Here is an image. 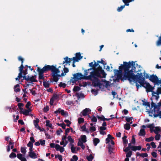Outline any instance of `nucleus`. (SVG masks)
<instances>
[{"label": "nucleus", "instance_id": "42", "mask_svg": "<svg viewBox=\"0 0 161 161\" xmlns=\"http://www.w3.org/2000/svg\"><path fill=\"white\" fill-rule=\"evenodd\" d=\"M20 151L22 153L24 154H25L26 152L25 147H21L20 148Z\"/></svg>", "mask_w": 161, "mask_h": 161}, {"label": "nucleus", "instance_id": "10", "mask_svg": "<svg viewBox=\"0 0 161 161\" xmlns=\"http://www.w3.org/2000/svg\"><path fill=\"white\" fill-rule=\"evenodd\" d=\"M43 67L46 72L48 71H51L53 73L57 69L56 68V66L53 65H45Z\"/></svg>", "mask_w": 161, "mask_h": 161}, {"label": "nucleus", "instance_id": "49", "mask_svg": "<svg viewBox=\"0 0 161 161\" xmlns=\"http://www.w3.org/2000/svg\"><path fill=\"white\" fill-rule=\"evenodd\" d=\"M125 117H123L122 118H123ZM125 118H126V120L127 121V122H130L131 120H132L133 118L132 117H125Z\"/></svg>", "mask_w": 161, "mask_h": 161}, {"label": "nucleus", "instance_id": "27", "mask_svg": "<svg viewBox=\"0 0 161 161\" xmlns=\"http://www.w3.org/2000/svg\"><path fill=\"white\" fill-rule=\"evenodd\" d=\"M19 87V84H17V85H15L14 86V91L15 92H19L20 91V89L19 88H16Z\"/></svg>", "mask_w": 161, "mask_h": 161}, {"label": "nucleus", "instance_id": "51", "mask_svg": "<svg viewBox=\"0 0 161 161\" xmlns=\"http://www.w3.org/2000/svg\"><path fill=\"white\" fill-rule=\"evenodd\" d=\"M125 5H122L120 7H118L117 9V10L118 12H119L122 10V9L125 8Z\"/></svg>", "mask_w": 161, "mask_h": 161}, {"label": "nucleus", "instance_id": "43", "mask_svg": "<svg viewBox=\"0 0 161 161\" xmlns=\"http://www.w3.org/2000/svg\"><path fill=\"white\" fill-rule=\"evenodd\" d=\"M102 81L103 82H104L105 83V87L107 88V87L108 86H109L110 85H109V81H107L106 80H102Z\"/></svg>", "mask_w": 161, "mask_h": 161}, {"label": "nucleus", "instance_id": "54", "mask_svg": "<svg viewBox=\"0 0 161 161\" xmlns=\"http://www.w3.org/2000/svg\"><path fill=\"white\" fill-rule=\"evenodd\" d=\"M132 154V152L131 151H129L126 154V157L127 158L130 157Z\"/></svg>", "mask_w": 161, "mask_h": 161}, {"label": "nucleus", "instance_id": "60", "mask_svg": "<svg viewBox=\"0 0 161 161\" xmlns=\"http://www.w3.org/2000/svg\"><path fill=\"white\" fill-rule=\"evenodd\" d=\"M72 58V60H73V62H75H75H78L79 61V60H80L79 59V58H76L75 57H73V58Z\"/></svg>", "mask_w": 161, "mask_h": 161}, {"label": "nucleus", "instance_id": "2", "mask_svg": "<svg viewBox=\"0 0 161 161\" xmlns=\"http://www.w3.org/2000/svg\"><path fill=\"white\" fill-rule=\"evenodd\" d=\"M93 70L90 72L89 75H92L90 79H88L92 82L93 86L94 87L98 86L101 88V86L103 85V84L100 82V80L98 78H105L107 74L102 69V67L99 66L97 68L91 67L87 70L88 71Z\"/></svg>", "mask_w": 161, "mask_h": 161}, {"label": "nucleus", "instance_id": "25", "mask_svg": "<svg viewBox=\"0 0 161 161\" xmlns=\"http://www.w3.org/2000/svg\"><path fill=\"white\" fill-rule=\"evenodd\" d=\"M130 124L126 123L124 125V127L125 130H129L130 128Z\"/></svg>", "mask_w": 161, "mask_h": 161}, {"label": "nucleus", "instance_id": "24", "mask_svg": "<svg viewBox=\"0 0 161 161\" xmlns=\"http://www.w3.org/2000/svg\"><path fill=\"white\" fill-rule=\"evenodd\" d=\"M99 142L100 140L98 138H95L93 140V144L95 146H96Z\"/></svg>", "mask_w": 161, "mask_h": 161}, {"label": "nucleus", "instance_id": "59", "mask_svg": "<svg viewBox=\"0 0 161 161\" xmlns=\"http://www.w3.org/2000/svg\"><path fill=\"white\" fill-rule=\"evenodd\" d=\"M22 75H21V73H19L18 74V77L15 78V80H19L20 79L22 78Z\"/></svg>", "mask_w": 161, "mask_h": 161}, {"label": "nucleus", "instance_id": "5", "mask_svg": "<svg viewBox=\"0 0 161 161\" xmlns=\"http://www.w3.org/2000/svg\"><path fill=\"white\" fill-rule=\"evenodd\" d=\"M60 71L59 70V69L57 68L51 74L52 76L53 77V80L55 82H57L58 80V77H61L64 75V73H62L61 75L58 74V73H60Z\"/></svg>", "mask_w": 161, "mask_h": 161}, {"label": "nucleus", "instance_id": "40", "mask_svg": "<svg viewBox=\"0 0 161 161\" xmlns=\"http://www.w3.org/2000/svg\"><path fill=\"white\" fill-rule=\"evenodd\" d=\"M75 57L80 60L82 58L83 56H81L80 53L79 52L75 54Z\"/></svg>", "mask_w": 161, "mask_h": 161}, {"label": "nucleus", "instance_id": "50", "mask_svg": "<svg viewBox=\"0 0 161 161\" xmlns=\"http://www.w3.org/2000/svg\"><path fill=\"white\" fill-rule=\"evenodd\" d=\"M49 109V107L48 106H46L44 107L43 109V112L45 113H47Z\"/></svg>", "mask_w": 161, "mask_h": 161}, {"label": "nucleus", "instance_id": "7", "mask_svg": "<svg viewBox=\"0 0 161 161\" xmlns=\"http://www.w3.org/2000/svg\"><path fill=\"white\" fill-rule=\"evenodd\" d=\"M152 93V97L151 98V100L152 101V97L155 98L156 100H158L159 96V94H161V87H158L156 92H153Z\"/></svg>", "mask_w": 161, "mask_h": 161}, {"label": "nucleus", "instance_id": "56", "mask_svg": "<svg viewBox=\"0 0 161 161\" xmlns=\"http://www.w3.org/2000/svg\"><path fill=\"white\" fill-rule=\"evenodd\" d=\"M97 62L98 63H101L103 64V65H106L107 64L105 63L104 61L102 59H101V61H97Z\"/></svg>", "mask_w": 161, "mask_h": 161}, {"label": "nucleus", "instance_id": "17", "mask_svg": "<svg viewBox=\"0 0 161 161\" xmlns=\"http://www.w3.org/2000/svg\"><path fill=\"white\" fill-rule=\"evenodd\" d=\"M65 61L63 62V64L66 63V65L67 64L70 63L71 61L72 60V58H69L67 56L64 58Z\"/></svg>", "mask_w": 161, "mask_h": 161}, {"label": "nucleus", "instance_id": "12", "mask_svg": "<svg viewBox=\"0 0 161 161\" xmlns=\"http://www.w3.org/2000/svg\"><path fill=\"white\" fill-rule=\"evenodd\" d=\"M152 111L154 112L153 116L154 117H159L160 118H161V109L158 110H156V111L153 109L152 110Z\"/></svg>", "mask_w": 161, "mask_h": 161}, {"label": "nucleus", "instance_id": "53", "mask_svg": "<svg viewBox=\"0 0 161 161\" xmlns=\"http://www.w3.org/2000/svg\"><path fill=\"white\" fill-rule=\"evenodd\" d=\"M91 120L92 122H97V119L96 117L93 115L92 117Z\"/></svg>", "mask_w": 161, "mask_h": 161}, {"label": "nucleus", "instance_id": "19", "mask_svg": "<svg viewBox=\"0 0 161 161\" xmlns=\"http://www.w3.org/2000/svg\"><path fill=\"white\" fill-rule=\"evenodd\" d=\"M146 134V131L145 130L143 129H141L140 130V131L138 134L139 136H144Z\"/></svg>", "mask_w": 161, "mask_h": 161}, {"label": "nucleus", "instance_id": "8", "mask_svg": "<svg viewBox=\"0 0 161 161\" xmlns=\"http://www.w3.org/2000/svg\"><path fill=\"white\" fill-rule=\"evenodd\" d=\"M37 71L38 73L39 79V80H44L45 77L44 76L43 74L46 72L44 67H43L42 69H41L40 67H38Z\"/></svg>", "mask_w": 161, "mask_h": 161}, {"label": "nucleus", "instance_id": "31", "mask_svg": "<svg viewBox=\"0 0 161 161\" xmlns=\"http://www.w3.org/2000/svg\"><path fill=\"white\" fill-rule=\"evenodd\" d=\"M70 145H71L72 146L71 147V152L73 153H76V152L75 151V147H74V145L73 144H69Z\"/></svg>", "mask_w": 161, "mask_h": 161}, {"label": "nucleus", "instance_id": "38", "mask_svg": "<svg viewBox=\"0 0 161 161\" xmlns=\"http://www.w3.org/2000/svg\"><path fill=\"white\" fill-rule=\"evenodd\" d=\"M43 86L45 88H48L49 87L50 84L49 81L47 82L44 81L43 82Z\"/></svg>", "mask_w": 161, "mask_h": 161}, {"label": "nucleus", "instance_id": "39", "mask_svg": "<svg viewBox=\"0 0 161 161\" xmlns=\"http://www.w3.org/2000/svg\"><path fill=\"white\" fill-rule=\"evenodd\" d=\"M81 89L80 87L78 86H75L73 88V90L75 92L79 91Z\"/></svg>", "mask_w": 161, "mask_h": 161}, {"label": "nucleus", "instance_id": "64", "mask_svg": "<svg viewBox=\"0 0 161 161\" xmlns=\"http://www.w3.org/2000/svg\"><path fill=\"white\" fill-rule=\"evenodd\" d=\"M18 60L19 61H21V65H23V63L24 61V59L22 58L21 56H19L18 58Z\"/></svg>", "mask_w": 161, "mask_h": 161}, {"label": "nucleus", "instance_id": "46", "mask_svg": "<svg viewBox=\"0 0 161 161\" xmlns=\"http://www.w3.org/2000/svg\"><path fill=\"white\" fill-rule=\"evenodd\" d=\"M64 122L67 123L66 126L69 127L70 124H71V122L68 119H65Z\"/></svg>", "mask_w": 161, "mask_h": 161}, {"label": "nucleus", "instance_id": "26", "mask_svg": "<svg viewBox=\"0 0 161 161\" xmlns=\"http://www.w3.org/2000/svg\"><path fill=\"white\" fill-rule=\"evenodd\" d=\"M19 87V84H17V85H15L14 86V91L15 92H19L20 91V89L19 88H16Z\"/></svg>", "mask_w": 161, "mask_h": 161}, {"label": "nucleus", "instance_id": "22", "mask_svg": "<svg viewBox=\"0 0 161 161\" xmlns=\"http://www.w3.org/2000/svg\"><path fill=\"white\" fill-rule=\"evenodd\" d=\"M89 111V109L88 108H86L84 109L82 112V114L83 116H86Z\"/></svg>", "mask_w": 161, "mask_h": 161}, {"label": "nucleus", "instance_id": "16", "mask_svg": "<svg viewBox=\"0 0 161 161\" xmlns=\"http://www.w3.org/2000/svg\"><path fill=\"white\" fill-rule=\"evenodd\" d=\"M29 155L30 158H32L35 159L37 158V156L36 155V154L34 153V152H29Z\"/></svg>", "mask_w": 161, "mask_h": 161}, {"label": "nucleus", "instance_id": "44", "mask_svg": "<svg viewBox=\"0 0 161 161\" xmlns=\"http://www.w3.org/2000/svg\"><path fill=\"white\" fill-rule=\"evenodd\" d=\"M58 86L60 87H62L63 88H65L66 86V84L65 83L61 82L59 83Z\"/></svg>", "mask_w": 161, "mask_h": 161}, {"label": "nucleus", "instance_id": "58", "mask_svg": "<svg viewBox=\"0 0 161 161\" xmlns=\"http://www.w3.org/2000/svg\"><path fill=\"white\" fill-rule=\"evenodd\" d=\"M60 114L63 116H66L68 114V113L65 112L64 111L63 109L61 110Z\"/></svg>", "mask_w": 161, "mask_h": 161}, {"label": "nucleus", "instance_id": "32", "mask_svg": "<svg viewBox=\"0 0 161 161\" xmlns=\"http://www.w3.org/2000/svg\"><path fill=\"white\" fill-rule=\"evenodd\" d=\"M142 102L143 103L142 104L143 105L145 106H147L149 107L150 109L152 108H150V105L149 102H145L144 100H142Z\"/></svg>", "mask_w": 161, "mask_h": 161}, {"label": "nucleus", "instance_id": "52", "mask_svg": "<svg viewBox=\"0 0 161 161\" xmlns=\"http://www.w3.org/2000/svg\"><path fill=\"white\" fill-rule=\"evenodd\" d=\"M84 119L82 118H80L78 119V123L79 124H80L81 123L84 122Z\"/></svg>", "mask_w": 161, "mask_h": 161}, {"label": "nucleus", "instance_id": "3", "mask_svg": "<svg viewBox=\"0 0 161 161\" xmlns=\"http://www.w3.org/2000/svg\"><path fill=\"white\" fill-rule=\"evenodd\" d=\"M139 74V76L136 78V80L134 81L136 84L137 89L139 88L140 86H142L145 88V86L147 83L144 80L145 78L143 77L142 73H141Z\"/></svg>", "mask_w": 161, "mask_h": 161}, {"label": "nucleus", "instance_id": "57", "mask_svg": "<svg viewBox=\"0 0 161 161\" xmlns=\"http://www.w3.org/2000/svg\"><path fill=\"white\" fill-rule=\"evenodd\" d=\"M29 75L26 76V75H22V78L23 77V79H25L26 81H29V79H28Z\"/></svg>", "mask_w": 161, "mask_h": 161}, {"label": "nucleus", "instance_id": "41", "mask_svg": "<svg viewBox=\"0 0 161 161\" xmlns=\"http://www.w3.org/2000/svg\"><path fill=\"white\" fill-rule=\"evenodd\" d=\"M153 140H154L153 137V136H151L149 138H146L145 139V141L146 142H149L153 141Z\"/></svg>", "mask_w": 161, "mask_h": 161}, {"label": "nucleus", "instance_id": "47", "mask_svg": "<svg viewBox=\"0 0 161 161\" xmlns=\"http://www.w3.org/2000/svg\"><path fill=\"white\" fill-rule=\"evenodd\" d=\"M16 157V154L13 152H12L9 155V158H14Z\"/></svg>", "mask_w": 161, "mask_h": 161}, {"label": "nucleus", "instance_id": "1", "mask_svg": "<svg viewBox=\"0 0 161 161\" xmlns=\"http://www.w3.org/2000/svg\"><path fill=\"white\" fill-rule=\"evenodd\" d=\"M135 65V62L133 61L129 62H123V64L119 66V70H114L115 74L117 75L118 77L123 81L127 80L130 82L133 80L136 81L140 73H137L136 75L134 74V73L138 72L136 71Z\"/></svg>", "mask_w": 161, "mask_h": 161}, {"label": "nucleus", "instance_id": "33", "mask_svg": "<svg viewBox=\"0 0 161 161\" xmlns=\"http://www.w3.org/2000/svg\"><path fill=\"white\" fill-rule=\"evenodd\" d=\"M56 124L58 126L61 127L63 129H65L66 128V125L64 123H63L62 124L58 123Z\"/></svg>", "mask_w": 161, "mask_h": 161}, {"label": "nucleus", "instance_id": "37", "mask_svg": "<svg viewBox=\"0 0 161 161\" xmlns=\"http://www.w3.org/2000/svg\"><path fill=\"white\" fill-rule=\"evenodd\" d=\"M59 98L58 94H54L53 95L52 97L51 98L52 100H57Z\"/></svg>", "mask_w": 161, "mask_h": 161}, {"label": "nucleus", "instance_id": "34", "mask_svg": "<svg viewBox=\"0 0 161 161\" xmlns=\"http://www.w3.org/2000/svg\"><path fill=\"white\" fill-rule=\"evenodd\" d=\"M127 136L126 135H125L122 138L123 141V143L124 144H127L128 142V140L126 139Z\"/></svg>", "mask_w": 161, "mask_h": 161}, {"label": "nucleus", "instance_id": "29", "mask_svg": "<svg viewBox=\"0 0 161 161\" xmlns=\"http://www.w3.org/2000/svg\"><path fill=\"white\" fill-rule=\"evenodd\" d=\"M67 139L68 141H69L70 143V144H72V143L74 142V139L72 138L71 136H69L67 137Z\"/></svg>", "mask_w": 161, "mask_h": 161}, {"label": "nucleus", "instance_id": "21", "mask_svg": "<svg viewBox=\"0 0 161 161\" xmlns=\"http://www.w3.org/2000/svg\"><path fill=\"white\" fill-rule=\"evenodd\" d=\"M19 113L20 114H23L26 116L28 115L29 114V111L26 109L24 110V111H20Z\"/></svg>", "mask_w": 161, "mask_h": 161}, {"label": "nucleus", "instance_id": "4", "mask_svg": "<svg viewBox=\"0 0 161 161\" xmlns=\"http://www.w3.org/2000/svg\"><path fill=\"white\" fill-rule=\"evenodd\" d=\"M92 75H88V76H84L81 73H77L73 75L74 80H71L72 83H75L76 82L79 80L82 79L88 80L90 79Z\"/></svg>", "mask_w": 161, "mask_h": 161}, {"label": "nucleus", "instance_id": "23", "mask_svg": "<svg viewBox=\"0 0 161 161\" xmlns=\"http://www.w3.org/2000/svg\"><path fill=\"white\" fill-rule=\"evenodd\" d=\"M80 138L82 142L83 143L86 142V137L85 135H82L80 136Z\"/></svg>", "mask_w": 161, "mask_h": 161}, {"label": "nucleus", "instance_id": "28", "mask_svg": "<svg viewBox=\"0 0 161 161\" xmlns=\"http://www.w3.org/2000/svg\"><path fill=\"white\" fill-rule=\"evenodd\" d=\"M19 87V84H17V85H15L14 86V91L15 92H19L20 91V89L19 88H16Z\"/></svg>", "mask_w": 161, "mask_h": 161}, {"label": "nucleus", "instance_id": "6", "mask_svg": "<svg viewBox=\"0 0 161 161\" xmlns=\"http://www.w3.org/2000/svg\"><path fill=\"white\" fill-rule=\"evenodd\" d=\"M149 79L154 85H157L158 86L161 84V80H159L157 76L156 75L154 74L151 75Z\"/></svg>", "mask_w": 161, "mask_h": 161}, {"label": "nucleus", "instance_id": "45", "mask_svg": "<svg viewBox=\"0 0 161 161\" xmlns=\"http://www.w3.org/2000/svg\"><path fill=\"white\" fill-rule=\"evenodd\" d=\"M93 158V157L91 154L86 157V159L88 161H92Z\"/></svg>", "mask_w": 161, "mask_h": 161}, {"label": "nucleus", "instance_id": "18", "mask_svg": "<svg viewBox=\"0 0 161 161\" xmlns=\"http://www.w3.org/2000/svg\"><path fill=\"white\" fill-rule=\"evenodd\" d=\"M36 75H33L30 78V76H29V81H30L31 82H37V80L36 79Z\"/></svg>", "mask_w": 161, "mask_h": 161}, {"label": "nucleus", "instance_id": "36", "mask_svg": "<svg viewBox=\"0 0 161 161\" xmlns=\"http://www.w3.org/2000/svg\"><path fill=\"white\" fill-rule=\"evenodd\" d=\"M160 131V127L159 126H156L155 127V130H154V132L156 134H158V132Z\"/></svg>", "mask_w": 161, "mask_h": 161}, {"label": "nucleus", "instance_id": "9", "mask_svg": "<svg viewBox=\"0 0 161 161\" xmlns=\"http://www.w3.org/2000/svg\"><path fill=\"white\" fill-rule=\"evenodd\" d=\"M151 108H153L154 110L156 111V110H158L160 109V108L161 107V100H160L159 102L156 104L154 103L153 101H152L151 103Z\"/></svg>", "mask_w": 161, "mask_h": 161}, {"label": "nucleus", "instance_id": "35", "mask_svg": "<svg viewBox=\"0 0 161 161\" xmlns=\"http://www.w3.org/2000/svg\"><path fill=\"white\" fill-rule=\"evenodd\" d=\"M50 121L49 120H47L46 121V126L49 127L50 128H53L52 127V124L50 123Z\"/></svg>", "mask_w": 161, "mask_h": 161}, {"label": "nucleus", "instance_id": "63", "mask_svg": "<svg viewBox=\"0 0 161 161\" xmlns=\"http://www.w3.org/2000/svg\"><path fill=\"white\" fill-rule=\"evenodd\" d=\"M39 142H40V144H41L42 146H44L45 143V141L44 140H40Z\"/></svg>", "mask_w": 161, "mask_h": 161}, {"label": "nucleus", "instance_id": "48", "mask_svg": "<svg viewBox=\"0 0 161 161\" xmlns=\"http://www.w3.org/2000/svg\"><path fill=\"white\" fill-rule=\"evenodd\" d=\"M55 157L56 158H58L60 161H62L63 159L62 156L60 155H55Z\"/></svg>", "mask_w": 161, "mask_h": 161}, {"label": "nucleus", "instance_id": "11", "mask_svg": "<svg viewBox=\"0 0 161 161\" xmlns=\"http://www.w3.org/2000/svg\"><path fill=\"white\" fill-rule=\"evenodd\" d=\"M39 119L38 118H36V120H33V123L35 128L39 130L40 131H45V130L44 128H41L39 125H38V123L39 122Z\"/></svg>", "mask_w": 161, "mask_h": 161}, {"label": "nucleus", "instance_id": "13", "mask_svg": "<svg viewBox=\"0 0 161 161\" xmlns=\"http://www.w3.org/2000/svg\"><path fill=\"white\" fill-rule=\"evenodd\" d=\"M24 67L23 65H21L19 67V73H21V75H22V74L23 73L24 75H26L28 74L27 71L28 69H26L25 70H23V69Z\"/></svg>", "mask_w": 161, "mask_h": 161}, {"label": "nucleus", "instance_id": "20", "mask_svg": "<svg viewBox=\"0 0 161 161\" xmlns=\"http://www.w3.org/2000/svg\"><path fill=\"white\" fill-rule=\"evenodd\" d=\"M114 147L111 146L110 144H109L108 146V153L109 154H111L113 153V150Z\"/></svg>", "mask_w": 161, "mask_h": 161}, {"label": "nucleus", "instance_id": "62", "mask_svg": "<svg viewBox=\"0 0 161 161\" xmlns=\"http://www.w3.org/2000/svg\"><path fill=\"white\" fill-rule=\"evenodd\" d=\"M131 142L133 144H135L136 142L135 139L134 137V136H133L132 137L131 140Z\"/></svg>", "mask_w": 161, "mask_h": 161}, {"label": "nucleus", "instance_id": "61", "mask_svg": "<svg viewBox=\"0 0 161 161\" xmlns=\"http://www.w3.org/2000/svg\"><path fill=\"white\" fill-rule=\"evenodd\" d=\"M146 126L148 128H149L150 129L152 128V129H154V127L153 124H152L148 125H147Z\"/></svg>", "mask_w": 161, "mask_h": 161}, {"label": "nucleus", "instance_id": "15", "mask_svg": "<svg viewBox=\"0 0 161 161\" xmlns=\"http://www.w3.org/2000/svg\"><path fill=\"white\" fill-rule=\"evenodd\" d=\"M97 117L98 119H101V120L104 121L105 120L108 121V120H110V119H111L114 118V117H113V118H108V119L105 118L104 117V116L103 115H102V116H97Z\"/></svg>", "mask_w": 161, "mask_h": 161}, {"label": "nucleus", "instance_id": "14", "mask_svg": "<svg viewBox=\"0 0 161 161\" xmlns=\"http://www.w3.org/2000/svg\"><path fill=\"white\" fill-rule=\"evenodd\" d=\"M145 88L146 89V91L147 92H151L152 93L154 91H153L152 86L149 84V83H146L145 86Z\"/></svg>", "mask_w": 161, "mask_h": 161}, {"label": "nucleus", "instance_id": "30", "mask_svg": "<svg viewBox=\"0 0 161 161\" xmlns=\"http://www.w3.org/2000/svg\"><path fill=\"white\" fill-rule=\"evenodd\" d=\"M75 95L77 97L78 99L80 97H84V94L82 93H76Z\"/></svg>", "mask_w": 161, "mask_h": 161}, {"label": "nucleus", "instance_id": "55", "mask_svg": "<svg viewBox=\"0 0 161 161\" xmlns=\"http://www.w3.org/2000/svg\"><path fill=\"white\" fill-rule=\"evenodd\" d=\"M160 136H161L160 134H156L155 136V139L157 141L159 140L160 139Z\"/></svg>", "mask_w": 161, "mask_h": 161}]
</instances>
